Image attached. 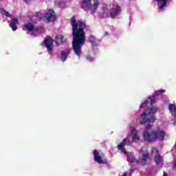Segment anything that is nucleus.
<instances>
[{"label":"nucleus","instance_id":"nucleus-1","mask_svg":"<svg viewBox=\"0 0 176 176\" xmlns=\"http://www.w3.org/2000/svg\"><path fill=\"white\" fill-rule=\"evenodd\" d=\"M71 24L73 34V52L75 56L80 58L82 56V47L85 45L86 41V35L85 34L86 23L83 21H76L75 16H72Z\"/></svg>","mask_w":176,"mask_h":176},{"label":"nucleus","instance_id":"nucleus-2","mask_svg":"<svg viewBox=\"0 0 176 176\" xmlns=\"http://www.w3.org/2000/svg\"><path fill=\"white\" fill-rule=\"evenodd\" d=\"M157 112H160V108L155 106L144 110L140 117V124H146L147 129L153 127V123L156 120L155 113Z\"/></svg>","mask_w":176,"mask_h":176},{"label":"nucleus","instance_id":"nucleus-3","mask_svg":"<svg viewBox=\"0 0 176 176\" xmlns=\"http://www.w3.org/2000/svg\"><path fill=\"white\" fill-rule=\"evenodd\" d=\"M139 153L140 155L139 160L135 159V157L133 153L126 152V153H125L127 157V161L131 166H133V164H137V163H140V164H142V166H145L149 163L150 156L149 152H148V148L146 147H142L139 151Z\"/></svg>","mask_w":176,"mask_h":176},{"label":"nucleus","instance_id":"nucleus-4","mask_svg":"<svg viewBox=\"0 0 176 176\" xmlns=\"http://www.w3.org/2000/svg\"><path fill=\"white\" fill-rule=\"evenodd\" d=\"M56 12H54L53 10H49L45 14L36 12L33 16L30 17V20L33 23L38 21V20H43V21H56Z\"/></svg>","mask_w":176,"mask_h":176},{"label":"nucleus","instance_id":"nucleus-5","mask_svg":"<svg viewBox=\"0 0 176 176\" xmlns=\"http://www.w3.org/2000/svg\"><path fill=\"white\" fill-rule=\"evenodd\" d=\"M100 5V0H83L82 2V8L85 10L87 9L92 14L97 12Z\"/></svg>","mask_w":176,"mask_h":176},{"label":"nucleus","instance_id":"nucleus-6","mask_svg":"<svg viewBox=\"0 0 176 176\" xmlns=\"http://www.w3.org/2000/svg\"><path fill=\"white\" fill-rule=\"evenodd\" d=\"M23 30L25 31H29L32 36H38L39 34H42L45 29L41 27H35L32 23H28L23 26Z\"/></svg>","mask_w":176,"mask_h":176},{"label":"nucleus","instance_id":"nucleus-7","mask_svg":"<svg viewBox=\"0 0 176 176\" xmlns=\"http://www.w3.org/2000/svg\"><path fill=\"white\" fill-rule=\"evenodd\" d=\"M133 139H131V136L129 134L125 138L122 140V141L118 145V151H120L122 153H127V151L126 150L125 145L129 146L132 145Z\"/></svg>","mask_w":176,"mask_h":176},{"label":"nucleus","instance_id":"nucleus-8","mask_svg":"<svg viewBox=\"0 0 176 176\" xmlns=\"http://www.w3.org/2000/svg\"><path fill=\"white\" fill-rule=\"evenodd\" d=\"M168 137V135L164 130L162 129L160 127H157L154 129V142L156 141L163 142L166 138Z\"/></svg>","mask_w":176,"mask_h":176},{"label":"nucleus","instance_id":"nucleus-9","mask_svg":"<svg viewBox=\"0 0 176 176\" xmlns=\"http://www.w3.org/2000/svg\"><path fill=\"white\" fill-rule=\"evenodd\" d=\"M146 130L143 133V140L146 142H155V133L154 130H151L152 127L147 128L146 124H144Z\"/></svg>","mask_w":176,"mask_h":176},{"label":"nucleus","instance_id":"nucleus-10","mask_svg":"<svg viewBox=\"0 0 176 176\" xmlns=\"http://www.w3.org/2000/svg\"><path fill=\"white\" fill-rule=\"evenodd\" d=\"M165 104L168 105V111L170 112V113H171V115L173 116H174V120H171L170 121V124H173L174 126H175L176 124V105L175 104H172L170 103V101L168 100V99H166L164 101Z\"/></svg>","mask_w":176,"mask_h":176},{"label":"nucleus","instance_id":"nucleus-11","mask_svg":"<svg viewBox=\"0 0 176 176\" xmlns=\"http://www.w3.org/2000/svg\"><path fill=\"white\" fill-rule=\"evenodd\" d=\"M93 154L94 161L98 163V164H105L107 163V160L104 159V155L100 154L96 150L94 151Z\"/></svg>","mask_w":176,"mask_h":176},{"label":"nucleus","instance_id":"nucleus-12","mask_svg":"<svg viewBox=\"0 0 176 176\" xmlns=\"http://www.w3.org/2000/svg\"><path fill=\"white\" fill-rule=\"evenodd\" d=\"M131 138L133 140V142H138L141 140V137L140 136V133L138 132V130L135 129L134 126H131Z\"/></svg>","mask_w":176,"mask_h":176},{"label":"nucleus","instance_id":"nucleus-13","mask_svg":"<svg viewBox=\"0 0 176 176\" xmlns=\"http://www.w3.org/2000/svg\"><path fill=\"white\" fill-rule=\"evenodd\" d=\"M152 153L153 155H155V157L154 158L155 163H156V164H157V166H159L160 167H162L163 166V158L159 154L157 148H153Z\"/></svg>","mask_w":176,"mask_h":176},{"label":"nucleus","instance_id":"nucleus-14","mask_svg":"<svg viewBox=\"0 0 176 176\" xmlns=\"http://www.w3.org/2000/svg\"><path fill=\"white\" fill-rule=\"evenodd\" d=\"M53 39H52L50 37H47L44 40L43 46L47 48L49 54H52V52H53Z\"/></svg>","mask_w":176,"mask_h":176},{"label":"nucleus","instance_id":"nucleus-15","mask_svg":"<svg viewBox=\"0 0 176 176\" xmlns=\"http://www.w3.org/2000/svg\"><path fill=\"white\" fill-rule=\"evenodd\" d=\"M156 103V98L152 96L148 98L146 100H145L140 106V108L142 109V108H146L148 107H151V105H153V104Z\"/></svg>","mask_w":176,"mask_h":176},{"label":"nucleus","instance_id":"nucleus-16","mask_svg":"<svg viewBox=\"0 0 176 176\" xmlns=\"http://www.w3.org/2000/svg\"><path fill=\"white\" fill-rule=\"evenodd\" d=\"M120 6H114L110 10V16L111 19H116L119 14H120Z\"/></svg>","mask_w":176,"mask_h":176},{"label":"nucleus","instance_id":"nucleus-17","mask_svg":"<svg viewBox=\"0 0 176 176\" xmlns=\"http://www.w3.org/2000/svg\"><path fill=\"white\" fill-rule=\"evenodd\" d=\"M160 12H163L167 8L168 0H155Z\"/></svg>","mask_w":176,"mask_h":176},{"label":"nucleus","instance_id":"nucleus-18","mask_svg":"<svg viewBox=\"0 0 176 176\" xmlns=\"http://www.w3.org/2000/svg\"><path fill=\"white\" fill-rule=\"evenodd\" d=\"M69 53H71V50H65L60 52V61H62V63L67 61Z\"/></svg>","mask_w":176,"mask_h":176},{"label":"nucleus","instance_id":"nucleus-19","mask_svg":"<svg viewBox=\"0 0 176 176\" xmlns=\"http://www.w3.org/2000/svg\"><path fill=\"white\" fill-rule=\"evenodd\" d=\"M17 24H19V19L17 18L11 19L10 27L12 28V31H16L17 30Z\"/></svg>","mask_w":176,"mask_h":176},{"label":"nucleus","instance_id":"nucleus-20","mask_svg":"<svg viewBox=\"0 0 176 176\" xmlns=\"http://www.w3.org/2000/svg\"><path fill=\"white\" fill-rule=\"evenodd\" d=\"M55 42L58 45H63L65 42V38H64V36L58 34L56 36Z\"/></svg>","mask_w":176,"mask_h":176},{"label":"nucleus","instance_id":"nucleus-21","mask_svg":"<svg viewBox=\"0 0 176 176\" xmlns=\"http://www.w3.org/2000/svg\"><path fill=\"white\" fill-rule=\"evenodd\" d=\"M89 41L92 43V46H98L100 45V40L96 38V37L93 36H89Z\"/></svg>","mask_w":176,"mask_h":176},{"label":"nucleus","instance_id":"nucleus-22","mask_svg":"<svg viewBox=\"0 0 176 176\" xmlns=\"http://www.w3.org/2000/svg\"><path fill=\"white\" fill-rule=\"evenodd\" d=\"M0 12L2 16H6V17H10V13L9 12L5 10L4 9H0Z\"/></svg>","mask_w":176,"mask_h":176},{"label":"nucleus","instance_id":"nucleus-23","mask_svg":"<svg viewBox=\"0 0 176 176\" xmlns=\"http://www.w3.org/2000/svg\"><path fill=\"white\" fill-rule=\"evenodd\" d=\"M164 93H166V90L158 89V90L155 91L154 96H160V94H164Z\"/></svg>","mask_w":176,"mask_h":176},{"label":"nucleus","instance_id":"nucleus-24","mask_svg":"<svg viewBox=\"0 0 176 176\" xmlns=\"http://www.w3.org/2000/svg\"><path fill=\"white\" fill-rule=\"evenodd\" d=\"M86 60H87V61H89V63H91L92 61L96 60V58L94 57L91 56V55H87L86 56Z\"/></svg>","mask_w":176,"mask_h":176},{"label":"nucleus","instance_id":"nucleus-25","mask_svg":"<svg viewBox=\"0 0 176 176\" xmlns=\"http://www.w3.org/2000/svg\"><path fill=\"white\" fill-rule=\"evenodd\" d=\"M25 2H26V3H28L30 2H31V0H23Z\"/></svg>","mask_w":176,"mask_h":176},{"label":"nucleus","instance_id":"nucleus-26","mask_svg":"<svg viewBox=\"0 0 176 176\" xmlns=\"http://www.w3.org/2000/svg\"><path fill=\"white\" fill-rule=\"evenodd\" d=\"M163 176H168L166 172H164Z\"/></svg>","mask_w":176,"mask_h":176},{"label":"nucleus","instance_id":"nucleus-27","mask_svg":"<svg viewBox=\"0 0 176 176\" xmlns=\"http://www.w3.org/2000/svg\"><path fill=\"white\" fill-rule=\"evenodd\" d=\"M104 35H109V33L108 32H105Z\"/></svg>","mask_w":176,"mask_h":176},{"label":"nucleus","instance_id":"nucleus-28","mask_svg":"<svg viewBox=\"0 0 176 176\" xmlns=\"http://www.w3.org/2000/svg\"><path fill=\"white\" fill-rule=\"evenodd\" d=\"M122 176H127V172H125Z\"/></svg>","mask_w":176,"mask_h":176},{"label":"nucleus","instance_id":"nucleus-29","mask_svg":"<svg viewBox=\"0 0 176 176\" xmlns=\"http://www.w3.org/2000/svg\"><path fill=\"white\" fill-rule=\"evenodd\" d=\"M101 19H104V15H100Z\"/></svg>","mask_w":176,"mask_h":176}]
</instances>
